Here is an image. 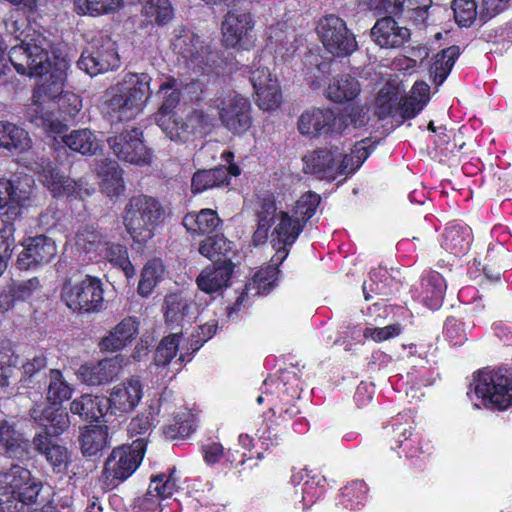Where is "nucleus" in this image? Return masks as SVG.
<instances>
[{
    "label": "nucleus",
    "instance_id": "obj_1",
    "mask_svg": "<svg viewBox=\"0 0 512 512\" xmlns=\"http://www.w3.org/2000/svg\"><path fill=\"white\" fill-rule=\"evenodd\" d=\"M47 46V40L42 35L30 41L24 40L10 49L9 61L19 74L42 77L29 107L30 121L47 132L59 134L65 124L54 116V110L58 98L66 92V74L60 68L50 71Z\"/></svg>",
    "mask_w": 512,
    "mask_h": 512
},
{
    "label": "nucleus",
    "instance_id": "obj_2",
    "mask_svg": "<svg viewBox=\"0 0 512 512\" xmlns=\"http://www.w3.org/2000/svg\"><path fill=\"white\" fill-rule=\"evenodd\" d=\"M369 151L365 141L357 142L350 153L333 146L321 148L303 157V171L319 179L335 180L339 176L353 174L367 159Z\"/></svg>",
    "mask_w": 512,
    "mask_h": 512
},
{
    "label": "nucleus",
    "instance_id": "obj_3",
    "mask_svg": "<svg viewBox=\"0 0 512 512\" xmlns=\"http://www.w3.org/2000/svg\"><path fill=\"white\" fill-rule=\"evenodd\" d=\"M150 82L146 73H126L105 92L109 115L119 121L136 118L151 95Z\"/></svg>",
    "mask_w": 512,
    "mask_h": 512
},
{
    "label": "nucleus",
    "instance_id": "obj_4",
    "mask_svg": "<svg viewBox=\"0 0 512 512\" xmlns=\"http://www.w3.org/2000/svg\"><path fill=\"white\" fill-rule=\"evenodd\" d=\"M257 229L253 235L256 244L264 243L269 236V230L274 225L270 234L273 246L279 245L278 253H283L282 260L286 255V246H291L303 230V223L299 218L289 215L288 212L278 210L272 197L264 198L257 211Z\"/></svg>",
    "mask_w": 512,
    "mask_h": 512
},
{
    "label": "nucleus",
    "instance_id": "obj_5",
    "mask_svg": "<svg viewBox=\"0 0 512 512\" xmlns=\"http://www.w3.org/2000/svg\"><path fill=\"white\" fill-rule=\"evenodd\" d=\"M165 218L166 212L159 200L147 195H138L127 203L123 221L133 240L145 243L155 236Z\"/></svg>",
    "mask_w": 512,
    "mask_h": 512
},
{
    "label": "nucleus",
    "instance_id": "obj_6",
    "mask_svg": "<svg viewBox=\"0 0 512 512\" xmlns=\"http://www.w3.org/2000/svg\"><path fill=\"white\" fill-rule=\"evenodd\" d=\"M467 395L476 408L507 409L512 405V374L507 370H480L474 374Z\"/></svg>",
    "mask_w": 512,
    "mask_h": 512
},
{
    "label": "nucleus",
    "instance_id": "obj_7",
    "mask_svg": "<svg viewBox=\"0 0 512 512\" xmlns=\"http://www.w3.org/2000/svg\"><path fill=\"white\" fill-rule=\"evenodd\" d=\"M39 492L40 484L30 471L13 465L0 473V512H22L24 506L35 503Z\"/></svg>",
    "mask_w": 512,
    "mask_h": 512
},
{
    "label": "nucleus",
    "instance_id": "obj_8",
    "mask_svg": "<svg viewBox=\"0 0 512 512\" xmlns=\"http://www.w3.org/2000/svg\"><path fill=\"white\" fill-rule=\"evenodd\" d=\"M171 46L178 61L194 71L209 72L215 63L209 43L189 29L176 30Z\"/></svg>",
    "mask_w": 512,
    "mask_h": 512
},
{
    "label": "nucleus",
    "instance_id": "obj_9",
    "mask_svg": "<svg viewBox=\"0 0 512 512\" xmlns=\"http://www.w3.org/2000/svg\"><path fill=\"white\" fill-rule=\"evenodd\" d=\"M217 110L222 126L234 135L245 134L253 124L252 106L248 98L229 91L210 101Z\"/></svg>",
    "mask_w": 512,
    "mask_h": 512
},
{
    "label": "nucleus",
    "instance_id": "obj_10",
    "mask_svg": "<svg viewBox=\"0 0 512 512\" xmlns=\"http://www.w3.org/2000/svg\"><path fill=\"white\" fill-rule=\"evenodd\" d=\"M61 298L73 311L99 312L104 304L102 282L89 275L80 280H68L63 285Z\"/></svg>",
    "mask_w": 512,
    "mask_h": 512
},
{
    "label": "nucleus",
    "instance_id": "obj_11",
    "mask_svg": "<svg viewBox=\"0 0 512 512\" xmlns=\"http://www.w3.org/2000/svg\"><path fill=\"white\" fill-rule=\"evenodd\" d=\"M77 64L90 76L118 69L120 57L116 42L107 34L97 35L82 52Z\"/></svg>",
    "mask_w": 512,
    "mask_h": 512
},
{
    "label": "nucleus",
    "instance_id": "obj_12",
    "mask_svg": "<svg viewBox=\"0 0 512 512\" xmlns=\"http://www.w3.org/2000/svg\"><path fill=\"white\" fill-rule=\"evenodd\" d=\"M319 38L332 55L344 57L357 48L355 36L350 32L344 20L336 15H327L319 20L317 26Z\"/></svg>",
    "mask_w": 512,
    "mask_h": 512
},
{
    "label": "nucleus",
    "instance_id": "obj_13",
    "mask_svg": "<svg viewBox=\"0 0 512 512\" xmlns=\"http://www.w3.org/2000/svg\"><path fill=\"white\" fill-rule=\"evenodd\" d=\"M182 338V332L172 333L164 337L156 348L154 366L164 377L169 373L172 374L170 378L174 377L182 369V364L191 360V347L182 344Z\"/></svg>",
    "mask_w": 512,
    "mask_h": 512
},
{
    "label": "nucleus",
    "instance_id": "obj_14",
    "mask_svg": "<svg viewBox=\"0 0 512 512\" xmlns=\"http://www.w3.org/2000/svg\"><path fill=\"white\" fill-rule=\"evenodd\" d=\"M145 453V443L133 440L129 446L113 449L105 462L103 474L107 480L124 481L129 478L140 465Z\"/></svg>",
    "mask_w": 512,
    "mask_h": 512
},
{
    "label": "nucleus",
    "instance_id": "obj_15",
    "mask_svg": "<svg viewBox=\"0 0 512 512\" xmlns=\"http://www.w3.org/2000/svg\"><path fill=\"white\" fill-rule=\"evenodd\" d=\"M346 115L336 117L330 109L311 108L298 119V130L302 135L318 137L329 132L342 133L348 128Z\"/></svg>",
    "mask_w": 512,
    "mask_h": 512
},
{
    "label": "nucleus",
    "instance_id": "obj_16",
    "mask_svg": "<svg viewBox=\"0 0 512 512\" xmlns=\"http://www.w3.org/2000/svg\"><path fill=\"white\" fill-rule=\"evenodd\" d=\"M113 153L121 160L135 164L146 165L151 162V151L142 140V132L133 128L107 139Z\"/></svg>",
    "mask_w": 512,
    "mask_h": 512
},
{
    "label": "nucleus",
    "instance_id": "obj_17",
    "mask_svg": "<svg viewBox=\"0 0 512 512\" xmlns=\"http://www.w3.org/2000/svg\"><path fill=\"white\" fill-rule=\"evenodd\" d=\"M253 16L243 10L229 11L222 23L223 40L228 47L248 49L253 45Z\"/></svg>",
    "mask_w": 512,
    "mask_h": 512
},
{
    "label": "nucleus",
    "instance_id": "obj_18",
    "mask_svg": "<svg viewBox=\"0 0 512 512\" xmlns=\"http://www.w3.org/2000/svg\"><path fill=\"white\" fill-rule=\"evenodd\" d=\"M141 380L131 377L114 385L106 398L110 416H124L131 413L140 403L144 391Z\"/></svg>",
    "mask_w": 512,
    "mask_h": 512
},
{
    "label": "nucleus",
    "instance_id": "obj_19",
    "mask_svg": "<svg viewBox=\"0 0 512 512\" xmlns=\"http://www.w3.org/2000/svg\"><path fill=\"white\" fill-rule=\"evenodd\" d=\"M23 246V250L17 257V267L21 270L48 263L57 254L55 241L44 235L28 238Z\"/></svg>",
    "mask_w": 512,
    "mask_h": 512
},
{
    "label": "nucleus",
    "instance_id": "obj_20",
    "mask_svg": "<svg viewBox=\"0 0 512 512\" xmlns=\"http://www.w3.org/2000/svg\"><path fill=\"white\" fill-rule=\"evenodd\" d=\"M250 82L256 94V103L262 110L276 109L282 100L277 78L268 68L257 67L251 71Z\"/></svg>",
    "mask_w": 512,
    "mask_h": 512
},
{
    "label": "nucleus",
    "instance_id": "obj_21",
    "mask_svg": "<svg viewBox=\"0 0 512 512\" xmlns=\"http://www.w3.org/2000/svg\"><path fill=\"white\" fill-rule=\"evenodd\" d=\"M123 360V356L116 355L96 363L83 364L77 370V377L81 382L89 386L106 384L118 376Z\"/></svg>",
    "mask_w": 512,
    "mask_h": 512
},
{
    "label": "nucleus",
    "instance_id": "obj_22",
    "mask_svg": "<svg viewBox=\"0 0 512 512\" xmlns=\"http://www.w3.org/2000/svg\"><path fill=\"white\" fill-rule=\"evenodd\" d=\"M31 169L39 174V180L56 196H72L78 193V185L73 180L59 174L50 161L40 158Z\"/></svg>",
    "mask_w": 512,
    "mask_h": 512
},
{
    "label": "nucleus",
    "instance_id": "obj_23",
    "mask_svg": "<svg viewBox=\"0 0 512 512\" xmlns=\"http://www.w3.org/2000/svg\"><path fill=\"white\" fill-rule=\"evenodd\" d=\"M371 36L381 48L392 49L401 47L410 39V30L399 26L392 17L379 19L371 29Z\"/></svg>",
    "mask_w": 512,
    "mask_h": 512
},
{
    "label": "nucleus",
    "instance_id": "obj_24",
    "mask_svg": "<svg viewBox=\"0 0 512 512\" xmlns=\"http://www.w3.org/2000/svg\"><path fill=\"white\" fill-rule=\"evenodd\" d=\"M138 331V320L135 317H126L101 338L99 349L105 352L119 351L132 342Z\"/></svg>",
    "mask_w": 512,
    "mask_h": 512
},
{
    "label": "nucleus",
    "instance_id": "obj_25",
    "mask_svg": "<svg viewBox=\"0 0 512 512\" xmlns=\"http://www.w3.org/2000/svg\"><path fill=\"white\" fill-rule=\"evenodd\" d=\"M30 198V193L15 187L10 180L0 179V210H4L3 221L8 224L21 214L22 207Z\"/></svg>",
    "mask_w": 512,
    "mask_h": 512
},
{
    "label": "nucleus",
    "instance_id": "obj_26",
    "mask_svg": "<svg viewBox=\"0 0 512 512\" xmlns=\"http://www.w3.org/2000/svg\"><path fill=\"white\" fill-rule=\"evenodd\" d=\"M30 416L35 422L46 427L48 435L52 433L57 436L66 431L70 426L68 413L61 407L55 405H35L30 410Z\"/></svg>",
    "mask_w": 512,
    "mask_h": 512
},
{
    "label": "nucleus",
    "instance_id": "obj_27",
    "mask_svg": "<svg viewBox=\"0 0 512 512\" xmlns=\"http://www.w3.org/2000/svg\"><path fill=\"white\" fill-rule=\"evenodd\" d=\"M233 273V263L215 264L204 268L196 279L197 286L205 293H216L227 288Z\"/></svg>",
    "mask_w": 512,
    "mask_h": 512
},
{
    "label": "nucleus",
    "instance_id": "obj_28",
    "mask_svg": "<svg viewBox=\"0 0 512 512\" xmlns=\"http://www.w3.org/2000/svg\"><path fill=\"white\" fill-rule=\"evenodd\" d=\"M198 306L180 294H171L165 299V317L171 324L183 325L197 319Z\"/></svg>",
    "mask_w": 512,
    "mask_h": 512
},
{
    "label": "nucleus",
    "instance_id": "obj_29",
    "mask_svg": "<svg viewBox=\"0 0 512 512\" xmlns=\"http://www.w3.org/2000/svg\"><path fill=\"white\" fill-rule=\"evenodd\" d=\"M32 445L58 472L67 468L70 461L68 449L63 445L54 443L49 438L48 432L36 434L33 438Z\"/></svg>",
    "mask_w": 512,
    "mask_h": 512
},
{
    "label": "nucleus",
    "instance_id": "obj_30",
    "mask_svg": "<svg viewBox=\"0 0 512 512\" xmlns=\"http://www.w3.org/2000/svg\"><path fill=\"white\" fill-rule=\"evenodd\" d=\"M70 410L86 421H97L110 416L108 401L103 396L82 395L71 402Z\"/></svg>",
    "mask_w": 512,
    "mask_h": 512
},
{
    "label": "nucleus",
    "instance_id": "obj_31",
    "mask_svg": "<svg viewBox=\"0 0 512 512\" xmlns=\"http://www.w3.org/2000/svg\"><path fill=\"white\" fill-rule=\"evenodd\" d=\"M30 443L7 421H0V450L10 458L28 457Z\"/></svg>",
    "mask_w": 512,
    "mask_h": 512
},
{
    "label": "nucleus",
    "instance_id": "obj_32",
    "mask_svg": "<svg viewBox=\"0 0 512 512\" xmlns=\"http://www.w3.org/2000/svg\"><path fill=\"white\" fill-rule=\"evenodd\" d=\"M199 253L213 261L215 264L232 262L234 255L233 244L223 235H214L205 238L199 245Z\"/></svg>",
    "mask_w": 512,
    "mask_h": 512
},
{
    "label": "nucleus",
    "instance_id": "obj_33",
    "mask_svg": "<svg viewBox=\"0 0 512 512\" xmlns=\"http://www.w3.org/2000/svg\"><path fill=\"white\" fill-rule=\"evenodd\" d=\"M360 92V83L349 74L333 77L325 89L327 98L334 102L351 101L355 99Z\"/></svg>",
    "mask_w": 512,
    "mask_h": 512
},
{
    "label": "nucleus",
    "instance_id": "obj_34",
    "mask_svg": "<svg viewBox=\"0 0 512 512\" xmlns=\"http://www.w3.org/2000/svg\"><path fill=\"white\" fill-rule=\"evenodd\" d=\"M30 147L31 139L22 127L8 121H0L1 149L23 152Z\"/></svg>",
    "mask_w": 512,
    "mask_h": 512
},
{
    "label": "nucleus",
    "instance_id": "obj_35",
    "mask_svg": "<svg viewBox=\"0 0 512 512\" xmlns=\"http://www.w3.org/2000/svg\"><path fill=\"white\" fill-rule=\"evenodd\" d=\"M62 141L68 148L82 155L96 154L102 147V140L86 128L71 131L62 137Z\"/></svg>",
    "mask_w": 512,
    "mask_h": 512
},
{
    "label": "nucleus",
    "instance_id": "obj_36",
    "mask_svg": "<svg viewBox=\"0 0 512 512\" xmlns=\"http://www.w3.org/2000/svg\"><path fill=\"white\" fill-rule=\"evenodd\" d=\"M446 288L447 285L443 276L436 271H430L422 281V298L424 304L432 310L440 308Z\"/></svg>",
    "mask_w": 512,
    "mask_h": 512
},
{
    "label": "nucleus",
    "instance_id": "obj_37",
    "mask_svg": "<svg viewBox=\"0 0 512 512\" xmlns=\"http://www.w3.org/2000/svg\"><path fill=\"white\" fill-rule=\"evenodd\" d=\"M278 274L279 270L275 265L257 271L252 280L245 286V292L237 299L236 305L239 306L243 302L245 295L268 294L275 287Z\"/></svg>",
    "mask_w": 512,
    "mask_h": 512
},
{
    "label": "nucleus",
    "instance_id": "obj_38",
    "mask_svg": "<svg viewBox=\"0 0 512 512\" xmlns=\"http://www.w3.org/2000/svg\"><path fill=\"white\" fill-rule=\"evenodd\" d=\"M75 243L78 249L85 253L98 256L101 250L105 248V245H109L108 235L98 230L93 225H87L78 230Z\"/></svg>",
    "mask_w": 512,
    "mask_h": 512
},
{
    "label": "nucleus",
    "instance_id": "obj_39",
    "mask_svg": "<svg viewBox=\"0 0 512 512\" xmlns=\"http://www.w3.org/2000/svg\"><path fill=\"white\" fill-rule=\"evenodd\" d=\"M108 426H86L80 435V445L85 456H94L109 445Z\"/></svg>",
    "mask_w": 512,
    "mask_h": 512
},
{
    "label": "nucleus",
    "instance_id": "obj_40",
    "mask_svg": "<svg viewBox=\"0 0 512 512\" xmlns=\"http://www.w3.org/2000/svg\"><path fill=\"white\" fill-rule=\"evenodd\" d=\"M430 87L425 82H416L400 105V115L403 119L414 118L429 101Z\"/></svg>",
    "mask_w": 512,
    "mask_h": 512
},
{
    "label": "nucleus",
    "instance_id": "obj_41",
    "mask_svg": "<svg viewBox=\"0 0 512 512\" xmlns=\"http://www.w3.org/2000/svg\"><path fill=\"white\" fill-rule=\"evenodd\" d=\"M431 4L432 0H395L390 12L403 15L415 24L421 25L425 23Z\"/></svg>",
    "mask_w": 512,
    "mask_h": 512
},
{
    "label": "nucleus",
    "instance_id": "obj_42",
    "mask_svg": "<svg viewBox=\"0 0 512 512\" xmlns=\"http://www.w3.org/2000/svg\"><path fill=\"white\" fill-rule=\"evenodd\" d=\"M459 55L460 48L458 46H450L435 55L430 74L437 85H441L445 81Z\"/></svg>",
    "mask_w": 512,
    "mask_h": 512
},
{
    "label": "nucleus",
    "instance_id": "obj_43",
    "mask_svg": "<svg viewBox=\"0 0 512 512\" xmlns=\"http://www.w3.org/2000/svg\"><path fill=\"white\" fill-rule=\"evenodd\" d=\"M221 220L212 209H202L198 213H188L183 218L184 227L191 232L205 234L212 232Z\"/></svg>",
    "mask_w": 512,
    "mask_h": 512
},
{
    "label": "nucleus",
    "instance_id": "obj_44",
    "mask_svg": "<svg viewBox=\"0 0 512 512\" xmlns=\"http://www.w3.org/2000/svg\"><path fill=\"white\" fill-rule=\"evenodd\" d=\"M156 96L162 100V103L155 116L175 113V109L181 100V89L178 81L170 78L161 83Z\"/></svg>",
    "mask_w": 512,
    "mask_h": 512
},
{
    "label": "nucleus",
    "instance_id": "obj_45",
    "mask_svg": "<svg viewBox=\"0 0 512 512\" xmlns=\"http://www.w3.org/2000/svg\"><path fill=\"white\" fill-rule=\"evenodd\" d=\"M124 0H74L75 11L79 15L101 16L119 11Z\"/></svg>",
    "mask_w": 512,
    "mask_h": 512
},
{
    "label": "nucleus",
    "instance_id": "obj_46",
    "mask_svg": "<svg viewBox=\"0 0 512 512\" xmlns=\"http://www.w3.org/2000/svg\"><path fill=\"white\" fill-rule=\"evenodd\" d=\"M228 184V172L225 166L198 171L192 178V190L202 192L221 185Z\"/></svg>",
    "mask_w": 512,
    "mask_h": 512
},
{
    "label": "nucleus",
    "instance_id": "obj_47",
    "mask_svg": "<svg viewBox=\"0 0 512 512\" xmlns=\"http://www.w3.org/2000/svg\"><path fill=\"white\" fill-rule=\"evenodd\" d=\"M102 191L110 197L118 196L124 191L122 171L116 162L103 165L98 172Z\"/></svg>",
    "mask_w": 512,
    "mask_h": 512
},
{
    "label": "nucleus",
    "instance_id": "obj_48",
    "mask_svg": "<svg viewBox=\"0 0 512 512\" xmlns=\"http://www.w3.org/2000/svg\"><path fill=\"white\" fill-rule=\"evenodd\" d=\"M155 121L172 141L185 142L188 140L186 120L179 116L177 112L155 116Z\"/></svg>",
    "mask_w": 512,
    "mask_h": 512
},
{
    "label": "nucleus",
    "instance_id": "obj_49",
    "mask_svg": "<svg viewBox=\"0 0 512 512\" xmlns=\"http://www.w3.org/2000/svg\"><path fill=\"white\" fill-rule=\"evenodd\" d=\"M156 416V410L153 407H149L147 410L132 418L127 428L130 437L138 436L135 440L143 439L146 447L151 431L157 421Z\"/></svg>",
    "mask_w": 512,
    "mask_h": 512
},
{
    "label": "nucleus",
    "instance_id": "obj_50",
    "mask_svg": "<svg viewBox=\"0 0 512 512\" xmlns=\"http://www.w3.org/2000/svg\"><path fill=\"white\" fill-rule=\"evenodd\" d=\"M73 387L64 377L62 372L57 369H52L49 373V384L47 390V399L51 405L60 404L65 400L71 398Z\"/></svg>",
    "mask_w": 512,
    "mask_h": 512
},
{
    "label": "nucleus",
    "instance_id": "obj_51",
    "mask_svg": "<svg viewBox=\"0 0 512 512\" xmlns=\"http://www.w3.org/2000/svg\"><path fill=\"white\" fill-rule=\"evenodd\" d=\"M142 14L150 23L164 25L173 18V8L169 0H140Z\"/></svg>",
    "mask_w": 512,
    "mask_h": 512
},
{
    "label": "nucleus",
    "instance_id": "obj_52",
    "mask_svg": "<svg viewBox=\"0 0 512 512\" xmlns=\"http://www.w3.org/2000/svg\"><path fill=\"white\" fill-rule=\"evenodd\" d=\"M468 228L461 225L447 227L444 232V245L454 254L465 252L470 245L471 237Z\"/></svg>",
    "mask_w": 512,
    "mask_h": 512
},
{
    "label": "nucleus",
    "instance_id": "obj_53",
    "mask_svg": "<svg viewBox=\"0 0 512 512\" xmlns=\"http://www.w3.org/2000/svg\"><path fill=\"white\" fill-rule=\"evenodd\" d=\"M164 267L163 263L159 259H154L148 262L141 274V279L138 285V291L143 296H148L158 281L163 277Z\"/></svg>",
    "mask_w": 512,
    "mask_h": 512
},
{
    "label": "nucleus",
    "instance_id": "obj_54",
    "mask_svg": "<svg viewBox=\"0 0 512 512\" xmlns=\"http://www.w3.org/2000/svg\"><path fill=\"white\" fill-rule=\"evenodd\" d=\"M98 256H103L113 265L120 267L127 277L134 275V269L128 259L127 250L124 246L109 241V245H105V248L100 251Z\"/></svg>",
    "mask_w": 512,
    "mask_h": 512
},
{
    "label": "nucleus",
    "instance_id": "obj_55",
    "mask_svg": "<svg viewBox=\"0 0 512 512\" xmlns=\"http://www.w3.org/2000/svg\"><path fill=\"white\" fill-rule=\"evenodd\" d=\"M320 201L321 198L318 194L314 192H307L297 200L292 215L299 218L303 225H305V223L315 214Z\"/></svg>",
    "mask_w": 512,
    "mask_h": 512
},
{
    "label": "nucleus",
    "instance_id": "obj_56",
    "mask_svg": "<svg viewBox=\"0 0 512 512\" xmlns=\"http://www.w3.org/2000/svg\"><path fill=\"white\" fill-rule=\"evenodd\" d=\"M15 227L12 223L5 224L0 229V276L7 268L15 245Z\"/></svg>",
    "mask_w": 512,
    "mask_h": 512
},
{
    "label": "nucleus",
    "instance_id": "obj_57",
    "mask_svg": "<svg viewBox=\"0 0 512 512\" xmlns=\"http://www.w3.org/2000/svg\"><path fill=\"white\" fill-rule=\"evenodd\" d=\"M174 472L175 471L172 470L168 476L160 474L152 478L148 487L150 489V493H154L155 496H158L161 500L172 496L177 489V479L174 476Z\"/></svg>",
    "mask_w": 512,
    "mask_h": 512
},
{
    "label": "nucleus",
    "instance_id": "obj_58",
    "mask_svg": "<svg viewBox=\"0 0 512 512\" xmlns=\"http://www.w3.org/2000/svg\"><path fill=\"white\" fill-rule=\"evenodd\" d=\"M452 10L460 26L469 27L476 19L477 6L474 0H454Z\"/></svg>",
    "mask_w": 512,
    "mask_h": 512
},
{
    "label": "nucleus",
    "instance_id": "obj_59",
    "mask_svg": "<svg viewBox=\"0 0 512 512\" xmlns=\"http://www.w3.org/2000/svg\"><path fill=\"white\" fill-rule=\"evenodd\" d=\"M41 290L42 285L40 280L37 277H33L13 283L10 288V293L13 299L25 301L31 299L33 296H38Z\"/></svg>",
    "mask_w": 512,
    "mask_h": 512
},
{
    "label": "nucleus",
    "instance_id": "obj_60",
    "mask_svg": "<svg viewBox=\"0 0 512 512\" xmlns=\"http://www.w3.org/2000/svg\"><path fill=\"white\" fill-rule=\"evenodd\" d=\"M213 124V118L202 110H193L186 117L188 138L197 132H203Z\"/></svg>",
    "mask_w": 512,
    "mask_h": 512
},
{
    "label": "nucleus",
    "instance_id": "obj_61",
    "mask_svg": "<svg viewBox=\"0 0 512 512\" xmlns=\"http://www.w3.org/2000/svg\"><path fill=\"white\" fill-rule=\"evenodd\" d=\"M82 107V101L78 95L73 92L66 91L60 95L55 105V110L59 109L70 117L76 116Z\"/></svg>",
    "mask_w": 512,
    "mask_h": 512
},
{
    "label": "nucleus",
    "instance_id": "obj_62",
    "mask_svg": "<svg viewBox=\"0 0 512 512\" xmlns=\"http://www.w3.org/2000/svg\"><path fill=\"white\" fill-rule=\"evenodd\" d=\"M193 431L194 425L192 420L188 418H182L180 416H176L174 418V424H170L164 429L166 436L172 439L176 437H187Z\"/></svg>",
    "mask_w": 512,
    "mask_h": 512
},
{
    "label": "nucleus",
    "instance_id": "obj_63",
    "mask_svg": "<svg viewBox=\"0 0 512 512\" xmlns=\"http://www.w3.org/2000/svg\"><path fill=\"white\" fill-rule=\"evenodd\" d=\"M397 91L390 85L383 87L376 98L379 115L385 117L392 113L393 102L397 100Z\"/></svg>",
    "mask_w": 512,
    "mask_h": 512
},
{
    "label": "nucleus",
    "instance_id": "obj_64",
    "mask_svg": "<svg viewBox=\"0 0 512 512\" xmlns=\"http://www.w3.org/2000/svg\"><path fill=\"white\" fill-rule=\"evenodd\" d=\"M160 501L161 499L154 493H150L148 488L146 494L136 500L134 509L136 512H159L161 511Z\"/></svg>",
    "mask_w": 512,
    "mask_h": 512
}]
</instances>
